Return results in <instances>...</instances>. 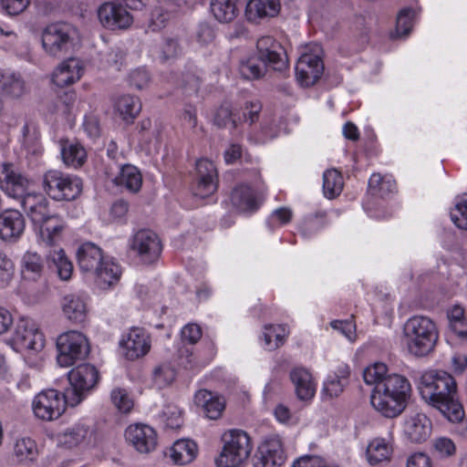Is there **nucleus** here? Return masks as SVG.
<instances>
[{"mask_svg": "<svg viewBox=\"0 0 467 467\" xmlns=\"http://www.w3.org/2000/svg\"><path fill=\"white\" fill-rule=\"evenodd\" d=\"M43 187L47 194L57 202H72L80 195L83 183L76 176L65 175L52 170L44 174Z\"/></svg>", "mask_w": 467, "mask_h": 467, "instance_id": "obj_5", "label": "nucleus"}, {"mask_svg": "<svg viewBox=\"0 0 467 467\" xmlns=\"http://www.w3.org/2000/svg\"><path fill=\"white\" fill-rule=\"evenodd\" d=\"M368 189L371 195L386 198L397 192V183L391 178L373 173L368 180Z\"/></svg>", "mask_w": 467, "mask_h": 467, "instance_id": "obj_38", "label": "nucleus"}, {"mask_svg": "<svg viewBox=\"0 0 467 467\" xmlns=\"http://www.w3.org/2000/svg\"><path fill=\"white\" fill-rule=\"evenodd\" d=\"M43 258L36 252H26L21 260V275L24 279L36 281L44 272Z\"/></svg>", "mask_w": 467, "mask_h": 467, "instance_id": "obj_32", "label": "nucleus"}, {"mask_svg": "<svg viewBox=\"0 0 467 467\" xmlns=\"http://www.w3.org/2000/svg\"><path fill=\"white\" fill-rule=\"evenodd\" d=\"M210 8L220 23H230L239 13L237 0H211Z\"/></svg>", "mask_w": 467, "mask_h": 467, "instance_id": "obj_34", "label": "nucleus"}, {"mask_svg": "<svg viewBox=\"0 0 467 467\" xmlns=\"http://www.w3.org/2000/svg\"><path fill=\"white\" fill-rule=\"evenodd\" d=\"M57 361L61 367L73 366L85 359L89 353L87 337L80 332L70 330L58 336L57 339Z\"/></svg>", "mask_w": 467, "mask_h": 467, "instance_id": "obj_7", "label": "nucleus"}, {"mask_svg": "<svg viewBox=\"0 0 467 467\" xmlns=\"http://www.w3.org/2000/svg\"><path fill=\"white\" fill-rule=\"evenodd\" d=\"M16 352L36 355L45 347L44 335L26 319H20L12 336L2 338Z\"/></svg>", "mask_w": 467, "mask_h": 467, "instance_id": "obj_6", "label": "nucleus"}, {"mask_svg": "<svg viewBox=\"0 0 467 467\" xmlns=\"http://www.w3.org/2000/svg\"><path fill=\"white\" fill-rule=\"evenodd\" d=\"M110 400L118 410L122 413H129L133 408V400L124 389H113L110 393Z\"/></svg>", "mask_w": 467, "mask_h": 467, "instance_id": "obj_49", "label": "nucleus"}, {"mask_svg": "<svg viewBox=\"0 0 467 467\" xmlns=\"http://www.w3.org/2000/svg\"><path fill=\"white\" fill-rule=\"evenodd\" d=\"M61 155L64 163L73 168L82 166L87 158L86 150L79 143L68 141L62 143Z\"/></svg>", "mask_w": 467, "mask_h": 467, "instance_id": "obj_39", "label": "nucleus"}, {"mask_svg": "<svg viewBox=\"0 0 467 467\" xmlns=\"http://www.w3.org/2000/svg\"><path fill=\"white\" fill-rule=\"evenodd\" d=\"M266 66L257 57L242 60L239 65V72L245 79H258L265 73Z\"/></svg>", "mask_w": 467, "mask_h": 467, "instance_id": "obj_45", "label": "nucleus"}, {"mask_svg": "<svg viewBox=\"0 0 467 467\" xmlns=\"http://www.w3.org/2000/svg\"><path fill=\"white\" fill-rule=\"evenodd\" d=\"M279 9L278 0H249L244 15L249 22L259 23L264 18L275 16Z\"/></svg>", "mask_w": 467, "mask_h": 467, "instance_id": "obj_25", "label": "nucleus"}, {"mask_svg": "<svg viewBox=\"0 0 467 467\" xmlns=\"http://www.w3.org/2000/svg\"><path fill=\"white\" fill-rule=\"evenodd\" d=\"M323 73L324 64L318 53L301 55L296 66V74L302 86L314 85Z\"/></svg>", "mask_w": 467, "mask_h": 467, "instance_id": "obj_17", "label": "nucleus"}, {"mask_svg": "<svg viewBox=\"0 0 467 467\" xmlns=\"http://www.w3.org/2000/svg\"><path fill=\"white\" fill-rule=\"evenodd\" d=\"M77 95L74 91L65 92L58 99L57 107L64 114H70L74 107Z\"/></svg>", "mask_w": 467, "mask_h": 467, "instance_id": "obj_61", "label": "nucleus"}, {"mask_svg": "<svg viewBox=\"0 0 467 467\" xmlns=\"http://www.w3.org/2000/svg\"><path fill=\"white\" fill-rule=\"evenodd\" d=\"M182 53V47H181L178 39L167 38L162 47L161 59L162 61H168L169 59L181 56Z\"/></svg>", "mask_w": 467, "mask_h": 467, "instance_id": "obj_55", "label": "nucleus"}, {"mask_svg": "<svg viewBox=\"0 0 467 467\" xmlns=\"http://www.w3.org/2000/svg\"><path fill=\"white\" fill-rule=\"evenodd\" d=\"M450 216L458 228L467 230V206H453Z\"/></svg>", "mask_w": 467, "mask_h": 467, "instance_id": "obj_60", "label": "nucleus"}, {"mask_svg": "<svg viewBox=\"0 0 467 467\" xmlns=\"http://www.w3.org/2000/svg\"><path fill=\"white\" fill-rule=\"evenodd\" d=\"M24 229L25 220L19 211L10 209L2 213V240L16 242Z\"/></svg>", "mask_w": 467, "mask_h": 467, "instance_id": "obj_28", "label": "nucleus"}, {"mask_svg": "<svg viewBox=\"0 0 467 467\" xmlns=\"http://www.w3.org/2000/svg\"><path fill=\"white\" fill-rule=\"evenodd\" d=\"M403 332L410 353L416 357H424L435 348L439 338L434 322L423 316L409 318L403 327Z\"/></svg>", "mask_w": 467, "mask_h": 467, "instance_id": "obj_3", "label": "nucleus"}, {"mask_svg": "<svg viewBox=\"0 0 467 467\" xmlns=\"http://www.w3.org/2000/svg\"><path fill=\"white\" fill-rule=\"evenodd\" d=\"M29 4L30 0H2V8L9 16H17L24 12Z\"/></svg>", "mask_w": 467, "mask_h": 467, "instance_id": "obj_59", "label": "nucleus"}, {"mask_svg": "<svg viewBox=\"0 0 467 467\" xmlns=\"http://www.w3.org/2000/svg\"><path fill=\"white\" fill-rule=\"evenodd\" d=\"M2 78V96L16 99L25 93L26 84L20 75L11 73Z\"/></svg>", "mask_w": 467, "mask_h": 467, "instance_id": "obj_42", "label": "nucleus"}, {"mask_svg": "<svg viewBox=\"0 0 467 467\" xmlns=\"http://www.w3.org/2000/svg\"><path fill=\"white\" fill-rule=\"evenodd\" d=\"M261 109L262 104L259 100L246 101L241 108L242 116L236 114L237 122H249L250 125L254 123L259 118Z\"/></svg>", "mask_w": 467, "mask_h": 467, "instance_id": "obj_50", "label": "nucleus"}, {"mask_svg": "<svg viewBox=\"0 0 467 467\" xmlns=\"http://www.w3.org/2000/svg\"><path fill=\"white\" fill-rule=\"evenodd\" d=\"M98 16L103 26L109 29L127 28L132 23V16L120 5L105 3L98 10Z\"/></svg>", "mask_w": 467, "mask_h": 467, "instance_id": "obj_19", "label": "nucleus"}, {"mask_svg": "<svg viewBox=\"0 0 467 467\" xmlns=\"http://www.w3.org/2000/svg\"><path fill=\"white\" fill-rule=\"evenodd\" d=\"M35 415L43 420L58 419L65 411L67 406H71V401L67 398V390L59 392L49 389L38 393L33 400Z\"/></svg>", "mask_w": 467, "mask_h": 467, "instance_id": "obj_11", "label": "nucleus"}, {"mask_svg": "<svg viewBox=\"0 0 467 467\" xmlns=\"http://www.w3.org/2000/svg\"><path fill=\"white\" fill-rule=\"evenodd\" d=\"M392 452L389 442L383 438L372 440L367 448V459L369 464L376 465L379 462L389 461Z\"/></svg>", "mask_w": 467, "mask_h": 467, "instance_id": "obj_35", "label": "nucleus"}, {"mask_svg": "<svg viewBox=\"0 0 467 467\" xmlns=\"http://www.w3.org/2000/svg\"><path fill=\"white\" fill-rule=\"evenodd\" d=\"M288 335V330L285 326H277L275 327L273 325H266L265 326V332H264V341H265V347L268 350H273L277 348L278 347L282 346L285 341V337Z\"/></svg>", "mask_w": 467, "mask_h": 467, "instance_id": "obj_44", "label": "nucleus"}, {"mask_svg": "<svg viewBox=\"0 0 467 467\" xmlns=\"http://www.w3.org/2000/svg\"><path fill=\"white\" fill-rule=\"evenodd\" d=\"M170 15L164 12L161 8H156L151 13V24L152 30H159L163 27L166 22L169 20Z\"/></svg>", "mask_w": 467, "mask_h": 467, "instance_id": "obj_63", "label": "nucleus"}, {"mask_svg": "<svg viewBox=\"0 0 467 467\" xmlns=\"http://www.w3.org/2000/svg\"><path fill=\"white\" fill-rule=\"evenodd\" d=\"M222 441V451L215 459L216 467H240L250 457L253 443L244 431L229 430L223 434Z\"/></svg>", "mask_w": 467, "mask_h": 467, "instance_id": "obj_4", "label": "nucleus"}, {"mask_svg": "<svg viewBox=\"0 0 467 467\" xmlns=\"http://www.w3.org/2000/svg\"><path fill=\"white\" fill-rule=\"evenodd\" d=\"M99 379L95 366L81 364L68 373L69 387L66 389L67 398L71 401V407L78 405Z\"/></svg>", "mask_w": 467, "mask_h": 467, "instance_id": "obj_8", "label": "nucleus"}, {"mask_svg": "<svg viewBox=\"0 0 467 467\" xmlns=\"http://www.w3.org/2000/svg\"><path fill=\"white\" fill-rule=\"evenodd\" d=\"M213 123L218 128H226L229 124H231L233 128H236V112L233 111L231 105L227 103L223 104L215 112Z\"/></svg>", "mask_w": 467, "mask_h": 467, "instance_id": "obj_47", "label": "nucleus"}, {"mask_svg": "<svg viewBox=\"0 0 467 467\" xmlns=\"http://www.w3.org/2000/svg\"><path fill=\"white\" fill-rule=\"evenodd\" d=\"M118 186H122L130 192H138L142 184V176L133 165L125 164L120 167L119 174L113 179Z\"/></svg>", "mask_w": 467, "mask_h": 467, "instance_id": "obj_31", "label": "nucleus"}, {"mask_svg": "<svg viewBox=\"0 0 467 467\" xmlns=\"http://www.w3.org/2000/svg\"><path fill=\"white\" fill-rule=\"evenodd\" d=\"M388 367L382 362H376L367 367L363 371V379L366 384L373 385L377 389L380 382L390 376Z\"/></svg>", "mask_w": 467, "mask_h": 467, "instance_id": "obj_46", "label": "nucleus"}, {"mask_svg": "<svg viewBox=\"0 0 467 467\" xmlns=\"http://www.w3.org/2000/svg\"><path fill=\"white\" fill-rule=\"evenodd\" d=\"M130 359H136L146 355L150 348V337L143 328H132L126 339L120 341Z\"/></svg>", "mask_w": 467, "mask_h": 467, "instance_id": "obj_22", "label": "nucleus"}, {"mask_svg": "<svg viewBox=\"0 0 467 467\" xmlns=\"http://www.w3.org/2000/svg\"><path fill=\"white\" fill-rule=\"evenodd\" d=\"M97 440L95 429L83 422L67 428L59 436V441L67 448L80 444H94Z\"/></svg>", "mask_w": 467, "mask_h": 467, "instance_id": "obj_20", "label": "nucleus"}, {"mask_svg": "<svg viewBox=\"0 0 467 467\" xmlns=\"http://www.w3.org/2000/svg\"><path fill=\"white\" fill-rule=\"evenodd\" d=\"M346 386L347 383L329 376L324 382L323 393L330 399L336 398L343 392Z\"/></svg>", "mask_w": 467, "mask_h": 467, "instance_id": "obj_54", "label": "nucleus"}, {"mask_svg": "<svg viewBox=\"0 0 467 467\" xmlns=\"http://www.w3.org/2000/svg\"><path fill=\"white\" fill-rule=\"evenodd\" d=\"M83 72L81 62L77 58L63 61L53 73L52 80L57 87L69 86L78 81Z\"/></svg>", "mask_w": 467, "mask_h": 467, "instance_id": "obj_24", "label": "nucleus"}, {"mask_svg": "<svg viewBox=\"0 0 467 467\" xmlns=\"http://www.w3.org/2000/svg\"><path fill=\"white\" fill-rule=\"evenodd\" d=\"M14 455L18 462L31 463L38 456V449L36 441L28 437L17 439L14 445Z\"/></svg>", "mask_w": 467, "mask_h": 467, "instance_id": "obj_37", "label": "nucleus"}, {"mask_svg": "<svg viewBox=\"0 0 467 467\" xmlns=\"http://www.w3.org/2000/svg\"><path fill=\"white\" fill-rule=\"evenodd\" d=\"M115 109L123 120L131 123L140 112L141 103L137 97L123 95L117 99Z\"/></svg>", "mask_w": 467, "mask_h": 467, "instance_id": "obj_33", "label": "nucleus"}, {"mask_svg": "<svg viewBox=\"0 0 467 467\" xmlns=\"http://www.w3.org/2000/svg\"><path fill=\"white\" fill-rule=\"evenodd\" d=\"M431 433V422L423 413L409 416L404 422V434L414 443H421L429 439Z\"/></svg>", "mask_w": 467, "mask_h": 467, "instance_id": "obj_21", "label": "nucleus"}, {"mask_svg": "<svg viewBox=\"0 0 467 467\" xmlns=\"http://www.w3.org/2000/svg\"><path fill=\"white\" fill-rule=\"evenodd\" d=\"M127 213V206H103L100 216L107 223H123Z\"/></svg>", "mask_w": 467, "mask_h": 467, "instance_id": "obj_51", "label": "nucleus"}, {"mask_svg": "<svg viewBox=\"0 0 467 467\" xmlns=\"http://www.w3.org/2000/svg\"><path fill=\"white\" fill-rule=\"evenodd\" d=\"M93 274L101 283L111 285L119 281L121 275V267L111 258L104 257L99 267Z\"/></svg>", "mask_w": 467, "mask_h": 467, "instance_id": "obj_40", "label": "nucleus"}, {"mask_svg": "<svg viewBox=\"0 0 467 467\" xmlns=\"http://www.w3.org/2000/svg\"><path fill=\"white\" fill-rule=\"evenodd\" d=\"M2 173L5 174V192L14 200L26 204L30 198H41L40 194L27 192V180L17 171L12 163H5Z\"/></svg>", "mask_w": 467, "mask_h": 467, "instance_id": "obj_15", "label": "nucleus"}, {"mask_svg": "<svg viewBox=\"0 0 467 467\" xmlns=\"http://www.w3.org/2000/svg\"><path fill=\"white\" fill-rule=\"evenodd\" d=\"M27 215L36 227L39 228L40 238L47 246L55 245L57 236L65 228V221L48 206H30Z\"/></svg>", "mask_w": 467, "mask_h": 467, "instance_id": "obj_9", "label": "nucleus"}, {"mask_svg": "<svg viewBox=\"0 0 467 467\" xmlns=\"http://www.w3.org/2000/svg\"><path fill=\"white\" fill-rule=\"evenodd\" d=\"M78 35L77 29L67 23H53L42 33V46L53 57L60 56L73 46Z\"/></svg>", "mask_w": 467, "mask_h": 467, "instance_id": "obj_10", "label": "nucleus"}, {"mask_svg": "<svg viewBox=\"0 0 467 467\" xmlns=\"http://www.w3.org/2000/svg\"><path fill=\"white\" fill-rule=\"evenodd\" d=\"M285 461L283 444L279 437L266 438L258 446L254 455V467H280Z\"/></svg>", "mask_w": 467, "mask_h": 467, "instance_id": "obj_14", "label": "nucleus"}, {"mask_svg": "<svg viewBox=\"0 0 467 467\" xmlns=\"http://www.w3.org/2000/svg\"><path fill=\"white\" fill-rule=\"evenodd\" d=\"M125 437L127 441L140 453H149L155 450L157 445L155 430L146 424L129 426L125 431Z\"/></svg>", "mask_w": 467, "mask_h": 467, "instance_id": "obj_18", "label": "nucleus"}, {"mask_svg": "<svg viewBox=\"0 0 467 467\" xmlns=\"http://www.w3.org/2000/svg\"><path fill=\"white\" fill-rule=\"evenodd\" d=\"M433 447L441 457L451 456L456 451L454 442L451 439L445 437L436 439L433 442Z\"/></svg>", "mask_w": 467, "mask_h": 467, "instance_id": "obj_56", "label": "nucleus"}, {"mask_svg": "<svg viewBox=\"0 0 467 467\" xmlns=\"http://www.w3.org/2000/svg\"><path fill=\"white\" fill-rule=\"evenodd\" d=\"M195 38L201 46H208L214 41L215 31L208 23H200L196 30Z\"/></svg>", "mask_w": 467, "mask_h": 467, "instance_id": "obj_53", "label": "nucleus"}, {"mask_svg": "<svg viewBox=\"0 0 467 467\" xmlns=\"http://www.w3.org/2000/svg\"><path fill=\"white\" fill-rule=\"evenodd\" d=\"M407 467H432V464L427 454L417 452L408 458Z\"/></svg>", "mask_w": 467, "mask_h": 467, "instance_id": "obj_62", "label": "nucleus"}, {"mask_svg": "<svg viewBox=\"0 0 467 467\" xmlns=\"http://www.w3.org/2000/svg\"><path fill=\"white\" fill-rule=\"evenodd\" d=\"M103 258L101 248L89 242L81 244L77 252L78 264L82 272L93 274L99 267Z\"/></svg>", "mask_w": 467, "mask_h": 467, "instance_id": "obj_26", "label": "nucleus"}, {"mask_svg": "<svg viewBox=\"0 0 467 467\" xmlns=\"http://www.w3.org/2000/svg\"><path fill=\"white\" fill-rule=\"evenodd\" d=\"M233 204H258L265 202L264 194L256 192L246 184L236 186L231 193Z\"/></svg>", "mask_w": 467, "mask_h": 467, "instance_id": "obj_41", "label": "nucleus"}, {"mask_svg": "<svg viewBox=\"0 0 467 467\" xmlns=\"http://www.w3.org/2000/svg\"><path fill=\"white\" fill-rule=\"evenodd\" d=\"M415 11L410 7L401 9L397 16L396 33L400 36H407L412 29V19Z\"/></svg>", "mask_w": 467, "mask_h": 467, "instance_id": "obj_48", "label": "nucleus"}, {"mask_svg": "<svg viewBox=\"0 0 467 467\" xmlns=\"http://www.w3.org/2000/svg\"><path fill=\"white\" fill-rule=\"evenodd\" d=\"M63 315L74 324H84L88 318V309L86 298L78 294L64 296L61 303Z\"/></svg>", "mask_w": 467, "mask_h": 467, "instance_id": "obj_23", "label": "nucleus"}, {"mask_svg": "<svg viewBox=\"0 0 467 467\" xmlns=\"http://www.w3.org/2000/svg\"><path fill=\"white\" fill-rule=\"evenodd\" d=\"M292 467H326V465L322 458L306 455L296 461Z\"/></svg>", "mask_w": 467, "mask_h": 467, "instance_id": "obj_64", "label": "nucleus"}, {"mask_svg": "<svg viewBox=\"0 0 467 467\" xmlns=\"http://www.w3.org/2000/svg\"><path fill=\"white\" fill-rule=\"evenodd\" d=\"M256 57L266 67L282 71L287 67L284 47L273 36H265L256 42Z\"/></svg>", "mask_w": 467, "mask_h": 467, "instance_id": "obj_13", "label": "nucleus"}, {"mask_svg": "<svg viewBox=\"0 0 467 467\" xmlns=\"http://www.w3.org/2000/svg\"><path fill=\"white\" fill-rule=\"evenodd\" d=\"M343 176L337 169H328L323 173V193L327 200H334L343 191Z\"/></svg>", "mask_w": 467, "mask_h": 467, "instance_id": "obj_36", "label": "nucleus"}, {"mask_svg": "<svg viewBox=\"0 0 467 467\" xmlns=\"http://www.w3.org/2000/svg\"><path fill=\"white\" fill-rule=\"evenodd\" d=\"M129 249L140 262L150 265L160 257L162 244L155 232L140 229L130 238Z\"/></svg>", "mask_w": 467, "mask_h": 467, "instance_id": "obj_12", "label": "nucleus"}, {"mask_svg": "<svg viewBox=\"0 0 467 467\" xmlns=\"http://www.w3.org/2000/svg\"><path fill=\"white\" fill-rule=\"evenodd\" d=\"M290 379L295 386L296 394L300 400H311L316 391L311 374L303 368H294Z\"/></svg>", "mask_w": 467, "mask_h": 467, "instance_id": "obj_29", "label": "nucleus"}, {"mask_svg": "<svg viewBox=\"0 0 467 467\" xmlns=\"http://www.w3.org/2000/svg\"><path fill=\"white\" fill-rule=\"evenodd\" d=\"M181 336L183 342L193 345L201 338L202 329L196 324H188L182 327Z\"/></svg>", "mask_w": 467, "mask_h": 467, "instance_id": "obj_57", "label": "nucleus"}, {"mask_svg": "<svg viewBox=\"0 0 467 467\" xmlns=\"http://www.w3.org/2000/svg\"><path fill=\"white\" fill-rule=\"evenodd\" d=\"M150 80V75L145 69H135L130 75V85L137 89L146 88L149 85Z\"/></svg>", "mask_w": 467, "mask_h": 467, "instance_id": "obj_58", "label": "nucleus"}, {"mask_svg": "<svg viewBox=\"0 0 467 467\" xmlns=\"http://www.w3.org/2000/svg\"><path fill=\"white\" fill-rule=\"evenodd\" d=\"M198 452L197 444L188 439L175 441L170 450L171 461L178 465H185L192 462Z\"/></svg>", "mask_w": 467, "mask_h": 467, "instance_id": "obj_30", "label": "nucleus"}, {"mask_svg": "<svg viewBox=\"0 0 467 467\" xmlns=\"http://www.w3.org/2000/svg\"><path fill=\"white\" fill-rule=\"evenodd\" d=\"M195 168L197 185L194 195L204 199L217 190L218 171L213 162L204 158L196 161Z\"/></svg>", "mask_w": 467, "mask_h": 467, "instance_id": "obj_16", "label": "nucleus"}, {"mask_svg": "<svg viewBox=\"0 0 467 467\" xmlns=\"http://www.w3.org/2000/svg\"><path fill=\"white\" fill-rule=\"evenodd\" d=\"M421 398L436 408L450 421L459 422L464 417L458 400L457 383L446 371H430L422 375L419 387Z\"/></svg>", "mask_w": 467, "mask_h": 467, "instance_id": "obj_1", "label": "nucleus"}, {"mask_svg": "<svg viewBox=\"0 0 467 467\" xmlns=\"http://www.w3.org/2000/svg\"><path fill=\"white\" fill-rule=\"evenodd\" d=\"M411 393L410 380L401 374L391 373L372 389L370 403L383 417L393 419L405 410Z\"/></svg>", "mask_w": 467, "mask_h": 467, "instance_id": "obj_2", "label": "nucleus"}, {"mask_svg": "<svg viewBox=\"0 0 467 467\" xmlns=\"http://www.w3.org/2000/svg\"><path fill=\"white\" fill-rule=\"evenodd\" d=\"M48 259L56 268V271L61 280L67 281L70 279L73 273V265L66 256L63 249L50 252Z\"/></svg>", "mask_w": 467, "mask_h": 467, "instance_id": "obj_43", "label": "nucleus"}, {"mask_svg": "<svg viewBox=\"0 0 467 467\" xmlns=\"http://www.w3.org/2000/svg\"><path fill=\"white\" fill-rule=\"evenodd\" d=\"M175 379V371L167 364H161L153 370V379L159 388L170 385Z\"/></svg>", "mask_w": 467, "mask_h": 467, "instance_id": "obj_52", "label": "nucleus"}, {"mask_svg": "<svg viewBox=\"0 0 467 467\" xmlns=\"http://www.w3.org/2000/svg\"><path fill=\"white\" fill-rule=\"evenodd\" d=\"M194 401L197 406L202 408L206 417L210 420H218L221 418L225 409L224 399L207 389L197 391L194 396Z\"/></svg>", "mask_w": 467, "mask_h": 467, "instance_id": "obj_27", "label": "nucleus"}]
</instances>
